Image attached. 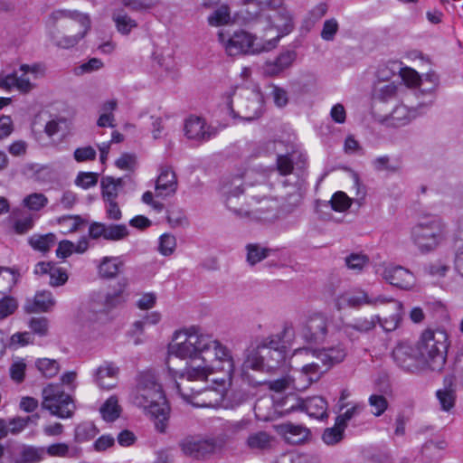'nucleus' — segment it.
Returning a JSON list of instances; mask_svg holds the SVG:
<instances>
[{"mask_svg":"<svg viewBox=\"0 0 463 463\" xmlns=\"http://www.w3.org/2000/svg\"><path fill=\"white\" fill-rule=\"evenodd\" d=\"M166 364L174 377L186 378L188 383L206 380L214 370L225 371L229 380L235 373L231 351L195 326L175 333Z\"/></svg>","mask_w":463,"mask_h":463,"instance_id":"obj_1","label":"nucleus"},{"mask_svg":"<svg viewBox=\"0 0 463 463\" xmlns=\"http://www.w3.org/2000/svg\"><path fill=\"white\" fill-rule=\"evenodd\" d=\"M137 381V388L133 394L134 404L145 409L154 420L156 430L165 433L167 429L170 406L161 384L152 371L140 373Z\"/></svg>","mask_w":463,"mask_h":463,"instance_id":"obj_2","label":"nucleus"},{"mask_svg":"<svg viewBox=\"0 0 463 463\" xmlns=\"http://www.w3.org/2000/svg\"><path fill=\"white\" fill-rule=\"evenodd\" d=\"M418 360L420 370L440 372L447 361L449 347L448 335L443 330H425L417 344Z\"/></svg>","mask_w":463,"mask_h":463,"instance_id":"obj_3","label":"nucleus"},{"mask_svg":"<svg viewBox=\"0 0 463 463\" xmlns=\"http://www.w3.org/2000/svg\"><path fill=\"white\" fill-rule=\"evenodd\" d=\"M219 42L224 46L230 56L241 54H256L274 49L278 39H270L265 43H257L256 37L245 31H237L232 35L222 32L218 33Z\"/></svg>","mask_w":463,"mask_h":463,"instance_id":"obj_4","label":"nucleus"},{"mask_svg":"<svg viewBox=\"0 0 463 463\" xmlns=\"http://www.w3.org/2000/svg\"><path fill=\"white\" fill-rule=\"evenodd\" d=\"M445 225L438 216L426 217L411 230V238L421 252L433 250L444 237Z\"/></svg>","mask_w":463,"mask_h":463,"instance_id":"obj_5","label":"nucleus"},{"mask_svg":"<svg viewBox=\"0 0 463 463\" xmlns=\"http://www.w3.org/2000/svg\"><path fill=\"white\" fill-rule=\"evenodd\" d=\"M60 20H70L71 23H78L82 28L80 33L72 36H63L58 39L55 35H52V42L60 48L68 49L75 46L90 30V18L86 14L77 11L57 10L49 15L48 23L52 27L55 28Z\"/></svg>","mask_w":463,"mask_h":463,"instance_id":"obj_6","label":"nucleus"},{"mask_svg":"<svg viewBox=\"0 0 463 463\" xmlns=\"http://www.w3.org/2000/svg\"><path fill=\"white\" fill-rule=\"evenodd\" d=\"M42 407L61 419L71 418L76 406L71 395L65 393L60 385L48 384L43 390Z\"/></svg>","mask_w":463,"mask_h":463,"instance_id":"obj_7","label":"nucleus"},{"mask_svg":"<svg viewBox=\"0 0 463 463\" xmlns=\"http://www.w3.org/2000/svg\"><path fill=\"white\" fill-rule=\"evenodd\" d=\"M178 446L184 456L195 460H205L222 449L217 437L203 439L188 435L179 441Z\"/></svg>","mask_w":463,"mask_h":463,"instance_id":"obj_8","label":"nucleus"},{"mask_svg":"<svg viewBox=\"0 0 463 463\" xmlns=\"http://www.w3.org/2000/svg\"><path fill=\"white\" fill-rule=\"evenodd\" d=\"M279 216V203L271 197H251L247 202L244 219L264 223L273 222Z\"/></svg>","mask_w":463,"mask_h":463,"instance_id":"obj_9","label":"nucleus"},{"mask_svg":"<svg viewBox=\"0 0 463 463\" xmlns=\"http://www.w3.org/2000/svg\"><path fill=\"white\" fill-rule=\"evenodd\" d=\"M286 353L257 346L255 352L248 356L241 367V376L245 370L271 371L278 368L285 360Z\"/></svg>","mask_w":463,"mask_h":463,"instance_id":"obj_10","label":"nucleus"},{"mask_svg":"<svg viewBox=\"0 0 463 463\" xmlns=\"http://www.w3.org/2000/svg\"><path fill=\"white\" fill-rule=\"evenodd\" d=\"M328 318L323 313H313L302 324L299 335L307 344H320L326 337Z\"/></svg>","mask_w":463,"mask_h":463,"instance_id":"obj_11","label":"nucleus"},{"mask_svg":"<svg viewBox=\"0 0 463 463\" xmlns=\"http://www.w3.org/2000/svg\"><path fill=\"white\" fill-rule=\"evenodd\" d=\"M221 192L227 209L232 212L236 217L244 219L247 202L242 203L244 190L241 178H234L231 183L223 184Z\"/></svg>","mask_w":463,"mask_h":463,"instance_id":"obj_12","label":"nucleus"},{"mask_svg":"<svg viewBox=\"0 0 463 463\" xmlns=\"http://www.w3.org/2000/svg\"><path fill=\"white\" fill-rule=\"evenodd\" d=\"M392 356L394 363L406 372L419 373L421 371L416 345L413 347L407 342H401L393 348Z\"/></svg>","mask_w":463,"mask_h":463,"instance_id":"obj_13","label":"nucleus"},{"mask_svg":"<svg viewBox=\"0 0 463 463\" xmlns=\"http://www.w3.org/2000/svg\"><path fill=\"white\" fill-rule=\"evenodd\" d=\"M184 135L190 140L202 143L215 137L217 129L207 125L203 118L190 116L184 123Z\"/></svg>","mask_w":463,"mask_h":463,"instance_id":"obj_14","label":"nucleus"},{"mask_svg":"<svg viewBox=\"0 0 463 463\" xmlns=\"http://www.w3.org/2000/svg\"><path fill=\"white\" fill-rule=\"evenodd\" d=\"M11 463H39L43 460L45 448L17 443L8 450Z\"/></svg>","mask_w":463,"mask_h":463,"instance_id":"obj_15","label":"nucleus"},{"mask_svg":"<svg viewBox=\"0 0 463 463\" xmlns=\"http://www.w3.org/2000/svg\"><path fill=\"white\" fill-rule=\"evenodd\" d=\"M383 278L391 285L402 289H410L415 284L414 275L402 266L389 265L385 267Z\"/></svg>","mask_w":463,"mask_h":463,"instance_id":"obj_16","label":"nucleus"},{"mask_svg":"<svg viewBox=\"0 0 463 463\" xmlns=\"http://www.w3.org/2000/svg\"><path fill=\"white\" fill-rule=\"evenodd\" d=\"M275 13L268 17L271 27L278 31V35L273 39H279L288 34L294 28L293 18L289 11L283 5V4L273 10Z\"/></svg>","mask_w":463,"mask_h":463,"instance_id":"obj_17","label":"nucleus"},{"mask_svg":"<svg viewBox=\"0 0 463 463\" xmlns=\"http://www.w3.org/2000/svg\"><path fill=\"white\" fill-rule=\"evenodd\" d=\"M118 372L113 363L105 362L95 371L94 381L101 389H112L117 385Z\"/></svg>","mask_w":463,"mask_h":463,"instance_id":"obj_18","label":"nucleus"},{"mask_svg":"<svg viewBox=\"0 0 463 463\" xmlns=\"http://www.w3.org/2000/svg\"><path fill=\"white\" fill-rule=\"evenodd\" d=\"M56 301L48 290L38 291L33 299H28L24 305L26 313L49 312L54 307Z\"/></svg>","mask_w":463,"mask_h":463,"instance_id":"obj_19","label":"nucleus"},{"mask_svg":"<svg viewBox=\"0 0 463 463\" xmlns=\"http://www.w3.org/2000/svg\"><path fill=\"white\" fill-rule=\"evenodd\" d=\"M250 424V420L241 419L240 420H228L222 425V432L217 436V439L223 448L225 444L236 438L240 433L245 431Z\"/></svg>","mask_w":463,"mask_h":463,"instance_id":"obj_20","label":"nucleus"},{"mask_svg":"<svg viewBox=\"0 0 463 463\" xmlns=\"http://www.w3.org/2000/svg\"><path fill=\"white\" fill-rule=\"evenodd\" d=\"M177 188V180L175 172L169 166L161 168V173L156 183V195L174 194Z\"/></svg>","mask_w":463,"mask_h":463,"instance_id":"obj_21","label":"nucleus"},{"mask_svg":"<svg viewBox=\"0 0 463 463\" xmlns=\"http://www.w3.org/2000/svg\"><path fill=\"white\" fill-rule=\"evenodd\" d=\"M298 406L313 418L323 420L327 417V402L321 396H313L298 402Z\"/></svg>","mask_w":463,"mask_h":463,"instance_id":"obj_22","label":"nucleus"},{"mask_svg":"<svg viewBox=\"0 0 463 463\" xmlns=\"http://www.w3.org/2000/svg\"><path fill=\"white\" fill-rule=\"evenodd\" d=\"M234 117H240L246 121H251L259 118L262 113V100L260 94H252L251 98H247L243 102L241 113L236 114L231 108Z\"/></svg>","mask_w":463,"mask_h":463,"instance_id":"obj_23","label":"nucleus"},{"mask_svg":"<svg viewBox=\"0 0 463 463\" xmlns=\"http://www.w3.org/2000/svg\"><path fill=\"white\" fill-rule=\"evenodd\" d=\"M315 354L322 364L329 369L335 364L341 363L346 356L345 348L342 345L335 347L324 348L315 352Z\"/></svg>","mask_w":463,"mask_h":463,"instance_id":"obj_24","label":"nucleus"},{"mask_svg":"<svg viewBox=\"0 0 463 463\" xmlns=\"http://www.w3.org/2000/svg\"><path fill=\"white\" fill-rule=\"evenodd\" d=\"M388 302V299L383 296L376 298H371L364 291H360L354 295H344L340 298L339 305L342 303L346 304L350 307H359L364 304L376 306L378 304H384Z\"/></svg>","mask_w":463,"mask_h":463,"instance_id":"obj_25","label":"nucleus"},{"mask_svg":"<svg viewBox=\"0 0 463 463\" xmlns=\"http://www.w3.org/2000/svg\"><path fill=\"white\" fill-rule=\"evenodd\" d=\"M111 18L117 31L123 35L129 34L132 29L137 27V21L132 19L122 8L115 9L112 12Z\"/></svg>","mask_w":463,"mask_h":463,"instance_id":"obj_26","label":"nucleus"},{"mask_svg":"<svg viewBox=\"0 0 463 463\" xmlns=\"http://www.w3.org/2000/svg\"><path fill=\"white\" fill-rule=\"evenodd\" d=\"M281 430L287 441L291 444L302 443L310 434L308 429L301 425H294L292 423L283 424L281 426Z\"/></svg>","mask_w":463,"mask_h":463,"instance_id":"obj_27","label":"nucleus"},{"mask_svg":"<svg viewBox=\"0 0 463 463\" xmlns=\"http://www.w3.org/2000/svg\"><path fill=\"white\" fill-rule=\"evenodd\" d=\"M444 383L445 388L437 391L436 395L440 403L441 409L445 411H449L455 405L456 389L452 378H446Z\"/></svg>","mask_w":463,"mask_h":463,"instance_id":"obj_28","label":"nucleus"},{"mask_svg":"<svg viewBox=\"0 0 463 463\" xmlns=\"http://www.w3.org/2000/svg\"><path fill=\"white\" fill-rule=\"evenodd\" d=\"M81 449L78 446H69L66 443L60 442L48 446L45 449V454L51 457L62 458H79L81 455Z\"/></svg>","mask_w":463,"mask_h":463,"instance_id":"obj_29","label":"nucleus"},{"mask_svg":"<svg viewBox=\"0 0 463 463\" xmlns=\"http://www.w3.org/2000/svg\"><path fill=\"white\" fill-rule=\"evenodd\" d=\"M415 109H411L407 106L400 105L392 111L389 119L393 127L399 128L407 125L411 119L415 118Z\"/></svg>","mask_w":463,"mask_h":463,"instance_id":"obj_30","label":"nucleus"},{"mask_svg":"<svg viewBox=\"0 0 463 463\" xmlns=\"http://www.w3.org/2000/svg\"><path fill=\"white\" fill-rule=\"evenodd\" d=\"M273 438L265 431L250 434L247 439V446L252 450L265 451L271 448Z\"/></svg>","mask_w":463,"mask_h":463,"instance_id":"obj_31","label":"nucleus"},{"mask_svg":"<svg viewBox=\"0 0 463 463\" xmlns=\"http://www.w3.org/2000/svg\"><path fill=\"white\" fill-rule=\"evenodd\" d=\"M247 255L246 261L250 266H255L264 259L268 258L273 251L271 249L262 247L258 243H249L245 247Z\"/></svg>","mask_w":463,"mask_h":463,"instance_id":"obj_32","label":"nucleus"},{"mask_svg":"<svg viewBox=\"0 0 463 463\" xmlns=\"http://www.w3.org/2000/svg\"><path fill=\"white\" fill-rule=\"evenodd\" d=\"M122 266L123 262L118 257H104L99 266V273L102 278L112 279L118 275Z\"/></svg>","mask_w":463,"mask_h":463,"instance_id":"obj_33","label":"nucleus"},{"mask_svg":"<svg viewBox=\"0 0 463 463\" xmlns=\"http://www.w3.org/2000/svg\"><path fill=\"white\" fill-rule=\"evenodd\" d=\"M376 322H381V317L379 316H373L371 319L359 318L353 324H345L344 326V332L348 336L352 335L353 330L366 333L374 328Z\"/></svg>","mask_w":463,"mask_h":463,"instance_id":"obj_34","label":"nucleus"},{"mask_svg":"<svg viewBox=\"0 0 463 463\" xmlns=\"http://www.w3.org/2000/svg\"><path fill=\"white\" fill-rule=\"evenodd\" d=\"M99 412L104 420L108 422L116 420L120 416L121 412L117 396H110L100 407Z\"/></svg>","mask_w":463,"mask_h":463,"instance_id":"obj_35","label":"nucleus"},{"mask_svg":"<svg viewBox=\"0 0 463 463\" xmlns=\"http://www.w3.org/2000/svg\"><path fill=\"white\" fill-rule=\"evenodd\" d=\"M388 301L392 302L395 312L388 318H381V322L378 323L381 325L384 331L391 332L398 327L402 320V304L400 301L393 299H388Z\"/></svg>","mask_w":463,"mask_h":463,"instance_id":"obj_36","label":"nucleus"},{"mask_svg":"<svg viewBox=\"0 0 463 463\" xmlns=\"http://www.w3.org/2000/svg\"><path fill=\"white\" fill-rule=\"evenodd\" d=\"M56 242V236L53 233L44 235L34 234L29 238V244L35 250L42 252L50 250Z\"/></svg>","mask_w":463,"mask_h":463,"instance_id":"obj_37","label":"nucleus"},{"mask_svg":"<svg viewBox=\"0 0 463 463\" xmlns=\"http://www.w3.org/2000/svg\"><path fill=\"white\" fill-rule=\"evenodd\" d=\"M18 274L10 268L0 267V294L10 292L16 284Z\"/></svg>","mask_w":463,"mask_h":463,"instance_id":"obj_38","label":"nucleus"},{"mask_svg":"<svg viewBox=\"0 0 463 463\" xmlns=\"http://www.w3.org/2000/svg\"><path fill=\"white\" fill-rule=\"evenodd\" d=\"M99 432V430L92 422H82L75 428L74 439L81 443L93 439Z\"/></svg>","mask_w":463,"mask_h":463,"instance_id":"obj_39","label":"nucleus"},{"mask_svg":"<svg viewBox=\"0 0 463 463\" xmlns=\"http://www.w3.org/2000/svg\"><path fill=\"white\" fill-rule=\"evenodd\" d=\"M328 370L326 367L322 369V365L319 363H309L302 367L300 377L306 378L307 385H309L311 383L318 381Z\"/></svg>","mask_w":463,"mask_h":463,"instance_id":"obj_40","label":"nucleus"},{"mask_svg":"<svg viewBox=\"0 0 463 463\" xmlns=\"http://www.w3.org/2000/svg\"><path fill=\"white\" fill-rule=\"evenodd\" d=\"M345 427L341 425H336V421L335 422V426L332 428H326L322 435V439L326 445H335L339 443L345 436Z\"/></svg>","mask_w":463,"mask_h":463,"instance_id":"obj_41","label":"nucleus"},{"mask_svg":"<svg viewBox=\"0 0 463 463\" xmlns=\"http://www.w3.org/2000/svg\"><path fill=\"white\" fill-rule=\"evenodd\" d=\"M128 285V280L126 279H122L118 281L119 288L113 291L112 293H108L105 298L104 305L108 308H113L124 302L123 291Z\"/></svg>","mask_w":463,"mask_h":463,"instance_id":"obj_42","label":"nucleus"},{"mask_svg":"<svg viewBox=\"0 0 463 463\" xmlns=\"http://www.w3.org/2000/svg\"><path fill=\"white\" fill-rule=\"evenodd\" d=\"M104 240L121 241L129 234L128 227L125 224H106Z\"/></svg>","mask_w":463,"mask_h":463,"instance_id":"obj_43","label":"nucleus"},{"mask_svg":"<svg viewBox=\"0 0 463 463\" xmlns=\"http://www.w3.org/2000/svg\"><path fill=\"white\" fill-rule=\"evenodd\" d=\"M100 187L104 201L116 200L118 197V188L114 177L103 176L100 181Z\"/></svg>","mask_w":463,"mask_h":463,"instance_id":"obj_44","label":"nucleus"},{"mask_svg":"<svg viewBox=\"0 0 463 463\" xmlns=\"http://www.w3.org/2000/svg\"><path fill=\"white\" fill-rule=\"evenodd\" d=\"M353 199L347 196V194L342 191L335 193L328 202L331 209L335 212H345L348 210L353 203Z\"/></svg>","mask_w":463,"mask_h":463,"instance_id":"obj_45","label":"nucleus"},{"mask_svg":"<svg viewBox=\"0 0 463 463\" xmlns=\"http://www.w3.org/2000/svg\"><path fill=\"white\" fill-rule=\"evenodd\" d=\"M345 261L349 269L360 272L368 265L369 258L362 253H351L345 259Z\"/></svg>","mask_w":463,"mask_h":463,"instance_id":"obj_46","label":"nucleus"},{"mask_svg":"<svg viewBox=\"0 0 463 463\" xmlns=\"http://www.w3.org/2000/svg\"><path fill=\"white\" fill-rule=\"evenodd\" d=\"M35 364L38 370L41 371L43 374L48 378L55 376L60 370L59 364L56 360L42 358L38 359Z\"/></svg>","mask_w":463,"mask_h":463,"instance_id":"obj_47","label":"nucleus"},{"mask_svg":"<svg viewBox=\"0 0 463 463\" xmlns=\"http://www.w3.org/2000/svg\"><path fill=\"white\" fill-rule=\"evenodd\" d=\"M295 153H287L286 155L278 154L277 156V169L282 175H289L293 170V160L295 159Z\"/></svg>","mask_w":463,"mask_h":463,"instance_id":"obj_48","label":"nucleus"},{"mask_svg":"<svg viewBox=\"0 0 463 463\" xmlns=\"http://www.w3.org/2000/svg\"><path fill=\"white\" fill-rule=\"evenodd\" d=\"M48 203L47 197L41 193H33L24 199V204L32 211H40Z\"/></svg>","mask_w":463,"mask_h":463,"instance_id":"obj_49","label":"nucleus"},{"mask_svg":"<svg viewBox=\"0 0 463 463\" xmlns=\"http://www.w3.org/2000/svg\"><path fill=\"white\" fill-rule=\"evenodd\" d=\"M230 21V12L227 5H222L216 9L209 17L208 23L212 26H219Z\"/></svg>","mask_w":463,"mask_h":463,"instance_id":"obj_50","label":"nucleus"},{"mask_svg":"<svg viewBox=\"0 0 463 463\" xmlns=\"http://www.w3.org/2000/svg\"><path fill=\"white\" fill-rule=\"evenodd\" d=\"M176 247V239L170 233H164L159 238L158 250L164 256L171 255Z\"/></svg>","mask_w":463,"mask_h":463,"instance_id":"obj_51","label":"nucleus"},{"mask_svg":"<svg viewBox=\"0 0 463 463\" xmlns=\"http://www.w3.org/2000/svg\"><path fill=\"white\" fill-rule=\"evenodd\" d=\"M275 463H320L319 458L311 454H299L296 457L282 455Z\"/></svg>","mask_w":463,"mask_h":463,"instance_id":"obj_52","label":"nucleus"},{"mask_svg":"<svg viewBox=\"0 0 463 463\" xmlns=\"http://www.w3.org/2000/svg\"><path fill=\"white\" fill-rule=\"evenodd\" d=\"M291 383L293 384V387L297 390L306 389L307 386H299L296 383V379H291L289 377H283L280 379L271 381L269 386L270 390L275 391L277 392H280L286 391L290 386Z\"/></svg>","mask_w":463,"mask_h":463,"instance_id":"obj_53","label":"nucleus"},{"mask_svg":"<svg viewBox=\"0 0 463 463\" xmlns=\"http://www.w3.org/2000/svg\"><path fill=\"white\" fill-rule=\"evenodd\" d=\"M25 370L26 364L24 363V360L17 358L12 363L9 369L11 379L17 383H22L24 380Z\"/></svg>","mask_w":463,"mask_h":463,"instance_id":"obj_54","label":"nucleus"},{"mask_svg":"<svg viewBox=\"0 0 463 463\" xmlns=\"http://www.w3.org/2000/svg\"><path fill=\"white\" fill-rule=\"evenodd\" d=\"M99 174L93 172H80L75 179V184L83 189L90 188L97 184Z\"/></svg>","mask_w":463,"mask_h":463,"instance_id":"obj_55","label":"nucleus"},{"mask_svg":"<svg viewBox=\"0 0 463 463\" xmlns=\"http://www.w3.org/2000/svg\"><path fill=\"white\" fill-rule=\"evenodd\" d=\"M18 307L17 300L11 296H5L0 299V319H4L14 313Z\"/></svg>","mask_w":463,"mask_h":463,"instance_id":"obj_56","label":"nucleus"},{"mask_svg":"<svg viewBox=\"0 0 463 463\" xmlns=\"http://www.w3.org/2000/svg\"><path fill=\"white\" fill-rule=\"evenodd\" d=\"M397 87L394 83H388L375 88L373 97L383 102L388 101L396 94Z\"/></svg>","mask_w":463,"mask_h":463,"instance_id":"obj_57","label":"nucleus"},{"mask_svg":"<svg viewBox=\"0 0 463 463\" xmlns=\"http://www.w3.org/2000/svg\"><path fill=\"white\" fill-rule=\"evenodd\" d=\"M122 5L133 11L147 10L159 3V0H119Z\"/></svg>","mask_w":463,"mask_h":463,"instance_id":"obj_58","label":"nucleus"},{"mask_svg":"<svg viewBox=\"0 0 463 463\" xmlns=\"http://www.w3.org/2000/svg\"><path fill=\"white\" fill-rule=\"evenodd\" d=\"M339 25L335 18L326 20L321 31V38L325 41H333L336 33L338 32Z\"/></svg>","mask_w":463,"mask_h":463,"instance_id":"obj_59","label":"nucleus"},{"mask_svg":"<svg viewBox=\"0 0 463 463\" xmlns=\"http://www.w3.org/2000/svg\"><path fill=\"white\" fill-rule=\"evenodd\" d=\"M49 276V283L53 287L61 286L68 280V275L66 271L61 268L55 266L54 264L52 265Z\"/></svg>","mask_w":463,"mask_h":463,"instance_id":"obj_60","label":"nucleus"},{"mask_svg":"<svg viewBox=\"0 0 463 463\" xmlns=\"http://www.w3.org/2000/svg\"><path fill=\"white\" fill-rule=\"evenodd\" d=\"M115 165L121 170L134 171L137 166V157L134 154L124 153L116 160Z\"/></svg>","mask_w":463,"mask_h":463,"instance_id":"obj_61","label":"nucleus"},{"mask_svg":"<svg viewBox=\"0 0 463 463\" xmlns=\"http://www.w3.org/2000/svg\"><path fill=\"white\" fill-rule=\"evenodd\" d=\"M369 404L374 409L373 414L381 416L388 407V402L383 395L373 394L369 397Z\"/></svg>","mask_w":463,"mask_h":463,"instance_id":"obj_62","label":"nucleus"},{"mask_svg":"<svg viewBox=\"0 0 463 463\" xmlns=\"http://www.w3.org/2000/svg\"><path fill=\"white\" fill-rule=\"evenodd\" d=\"M103 67V62L100 59L91 58L87 62L82 63L76 68L75 72L77 75H82L85 73H91Z\"/></svg>","mask_w":463,"mask_h":463,"instance_id":"obj_63","label":"nucleus"},{"mask_svg":"<svg viewBox=\"0 0 463 463\" xmlns=\"http://www.w3.org/2000/svg\"><path fill=\"white\" fill-rule=\"evenodd\" d=\"M48 324L46 317H33L29 322V326L34 334L43 336L48 332Z\"/></svg>","mask_w":463,"mask_h":463,"instance_id":"obj_64","label":"nucleus"}]
</instances>
